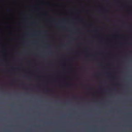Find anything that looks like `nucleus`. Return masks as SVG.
<instances>
[{
    "label": "nucleus",
    "instance_id": "2",
    "mask_svg": "<svg viewBox=\"0 0 132 132\" xmlns=\"http://www.w3.org/2000/svg\"><path fill=\"white\" fill-rule=\"evenodd\" d=\"M16 69H18V68H16Z\"/></svg>",
    "mask_w": 132,
    "mask_h": 132
},
{
    "label": "nucleus",
    "instance_id": "3",
    "mask_svg": "<svg viewBox=\"0 0 132 132\" xmlns=\"http://www.w3.org/2000/svg\"><path fill=\"white\" fill-rule=\"evenodd\" d=\"M67 85H68V84H67Z\"/></svg>",
    "mask_w": 132,
    "mask_h": 132
},
{
    "label": "nucleus",
    "instance_id": "1",
    "mask_svg": "<svg viewBox=\"0 0 132 132\" xmlns=\"http://www.w3.org/2000/svg\"><path fill=\"white\" fill-rule=\"evenodd\" d=\"M107 75H110V74L108 73H107Z\"/></svg>",
    "mask_w": 132,
    "mask_h": 132
}]
</instances>
